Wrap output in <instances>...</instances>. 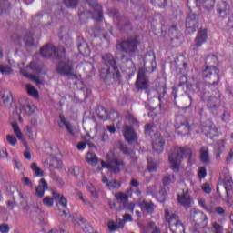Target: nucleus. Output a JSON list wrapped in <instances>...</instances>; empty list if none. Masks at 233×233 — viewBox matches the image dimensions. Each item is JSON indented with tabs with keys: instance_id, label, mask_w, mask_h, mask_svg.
Here are the masks:
<instances>
[{
	"instance_id": "1",
	"label": "nucleus",
	"mask_w": 233,
	"mask_h": 233,
	"mask_svg": "<svg viewBox=\"0 0 233 233\" xmlns=\"http://www.w3.org/2000/svg\"><path fill=\"white\" fill-rule=\"evenodd\" d=\"M102 59L104 61V65L100 68V76L104 79L108 77H113L116 81L119 79L121 74L117 69L116 64L118 66L127 68V70H130L132 73L136 72V65L132 60L127 58L125 56H122L120 60L116 61L111 54H106L102 56Z\"/></svg>"
},
{
	"instance_id": "2",
	"label": "nucleus",
	"mask_w": 233,
	"mask_h": 233,
	"mask_svg": "<svg viewBox=\"0 0 233 233\" xmlns=\"http://www.w3.org/2000/svg\"><path fill=\"white\" fill-rule=\"evenodd\" d=\"M156 70V56H147L144 62V68L138 70L136 86L137 90H147L148 88V79L147 78V72H154Z\"/></svg>"
},
{
	"instance_id": "3",
	"label": "nucleus",
	"mask_w": 233,
	"mask_h": 233,
	"mask_svg": "<svg viewBox=\"0 0 233 233\" xmlns=\"http://www.w3.org/2000/svg\"><path fill=\"white\" fill-rule=\"evenodd\" d=\"M187 157L189 160L192 158V149L188 147H174L169 155V165L174 172H179L183 159Z\"/></svg>"
},
{
	"instance_id": "4",
	"label": "nucleus",
	"mask_w": 233,
	"mask_h": 233,
	"mask_svg": "<svg viewBox=\"0 0 233 233\" xmlns=\"http://www.w3.org/2000/svg\"><path fill=\"white\" fill-rule=\"evenodd\" d=\"M166 221L169 223V228L173 233H185V226L179 221L178 217L172 209H166Z\"/></svg>"
},
{
	"instance_id": "5",
	"label": "nucleus",
	"mask_w": 233,
	"mask_h": 233,
	"mask_svg": "<svg viewBox=\"0 0 233 233\" xmlns=\"http://www.w3.org/2000/svg\"><path fill=\"white\" fill-rule=\"evenodd\" d=\"M204 81L208 85H218L219 83V69L214 66H206L202 71Z\"/></svg>"
},
{
	"instance_id": "6",
	"label": "nucleus",
	"mask_w": 233,
	"mask_h": 233,
	"mask_svg": "<svg viewBox=\"0 0 233 233\" xmlns=\"http://www.w3.org/2000/svg\"><path fill=\"white\" fill-rule=\"evenodd\" d=\"M110 156H112V153H109L107 155V163L100 160L102 168H108V170H111V172L117 174V172H119L121 168H123V167L125 166V162L121 158L110 159Z\"/></svg>"
},
{
	"instance_id": "7",
	"label": "nucleus",
	"mask_w": 233,
	"mask_h": 233,
	"mask_svg": "<svg viewBox=\"0 0 233 233\" xmlns=\"http://www.w3.org/2000/svg\"><path fill=\"white\" fill-rule=\"evenodd\" d=\"M220 185H223L225 191H226V196H227V203L228 205H232L233 201L230 198V193L233 192V181H232V176L230 175V172L226 171L224 173V177L222 178V182Z\"/></svg>"
},
{
	"instance_id": "8",
	"label": "nucleus",
	"mask_w": 233,
	"mask_h": 233,
	"mask_svg": "<svg viewBox=\"0 0 233 233\" xmlns=\"http://www.w3.org/2000/svg\"><path fill=\"white\" fill-rule=\"evenodd\" d=\"M86 2L88 3L92 11L84 12V15L89 14L92 19H94L95 21H101V19H103V11H102L101 5L96 3L95 0H86Z\"/></svg>"
},
{
	"instance_id": "9",
	"label": "nucleus",
	"mask_w": 233,
	"mask_h": 233,
	"mask_svg": "<svg viewBox=\"0 0 233 233\" xmlns=\"http://www.w3.org/2000/svg\"><path fill=\"white\" fill-rule=\"evenodd\" d=\"M117 50H122V52H127V54H132L137 50V40L131 39L116 44Z\"/></svg>"
},
{
	"instance_id": "10",
	"label": "nucleus",
	"mask_w": 233,
	"mask_h": 233,
	"mask_svg": "<svg viewBox=\"0 0 233 233\" xmlns=\"http://www.w3.org/2000/svg\"><path fill=\"white\" fill-rule=\"evenodd\" d=\"M198 26H199L198 15L190 12L187 15V18L186 20V28H187V34H194V32H196V30L198 29Z\"/></svg>"
},
{
	"instance_id": "11",
	"label": "nucleus",
	"mask_w": 233,
	"mask_h": 233,
	"mask_svg": "<svg viewBox=\"0 0 233 233\" xmlns=\"http://www.w3.org/2000/svg\"><path fill=\"white\" fill-rule=\"evenodd\" d=\"M40 54L43 57L49 58V57H59V50L56 49L52 44H47L44 47L41 48Z\"/></svg>"
},
{
	"instance_id": "12",
	"label": "nucleus",
	"mask_w": 233,
	"mask_h": 233,
	"mask_svg": "<svg viewBox=\"0 0 233 233\" xmlns=\"http://www.w3.org/2000/svg\"><path fill=\"white\" fill-rule=\"evenodd\" d=\"M123 136L129 145H132V143H136V141H137V135L132 127L124 126Z\"/></svg>"
},
{
	"instance_id": "13",
	"label": "nucleus",
	"mask_w": 233,
	"mask_h": 233,
	"mask_svg": "<svg viewBox=\"0 0 233 233\" xmlns=\"http://www.w3.org/2000/svg\"><path fill=\"white\" fill-rule=\"evenodd\" d=\"M177 201L182 205V207H185V208H190V207L194 205V200H192V198L188 192H184L178 195Z\"/></svg>"
},
{
	"instance_id": "14",
	"label": "nucleus",
	"mask_w": 233,
	"mask_h": 233,
	"mask_svg": "<svg viewBox=\"0 0 233 233\" xmlns=\"http://www.w3.org/2000/svg\"><path fill=\"white\" fill-rule=\"evenodd\" d=\"M202 132L205 134V136H207V137H209L210 139L218 136V128L210 121L208 122L207 126L202 127Z\"/></svg>"
},
{
	"instance_id": "15",
	"label": "nucleus",
	"mask_w": 233,
	"mask_h": 233,
	"mask_svg": "<svg viewBox=\"0 0 233 233\" xmlns=\"http://www.w3.org/2000/svg\"><path fill=\"white\" fill-rule=\"evenodd\" d=\"M72 70L73 67L70 62H62L56 68V72L60 74V76H72Z\"/></svg>"
},
{
	"instance_id": "16",
	"label": "nucleus",
	"mask_w": 233,
	"mask_h": 233,
	"mask_svg": "<svg viewBox=\"0 0 233 233\" xmlns=\"http://www.w3.org/2000/svg\"><path fill=\"white\" fill-rule=\"evenodd\" d=\"M218 16L221 19H225L230 14V6L227 2H221L217 9Z\"/></svg>"
},
{
	"instance_id": "17",
	"label": "nucleus",
	"mask_w": 233,
	"mask_h": 233,
	"mask_svg": "<svg viewBox=\"0 0 233 233\" xmlns=\"http://www.w3.org/2000/svg\"><path fill=\"white\" fill-rule=\"evenodd\" d=\"M35 110L36 107L34 106V104L27 102L25 105L20 104V106L16 108V113L23 114V112H25V114H34Z\"/></svg>"
},
{
	"instance_id": "18",
	"label": "nucleus",
	"mask_w": 233,
	"mask_h": 233,
	"mask_svg": "<svg viewBox=\"0 0 233 233\" xmlns=\"http://www.w3.org/2000/svg\"><path fill=\"white\" fill-rule=\"evenodd\" d=\"M164 147L165 140L163 139V137L155 136L153 138V149L155 152H157L158 154L163 152Z\"/></svg>"
},
{
	"instance_id": "19",
	"label": "nucleus",
	"mask_w": 233,
	"mask_h": 233,
	"mask_svg": "<svg viewBox=\"0 0 233 233\" xmlns=\"http://www.w3.org/2000/svg\"><path fill=\"white\" fill-rule=\"evenodd\" d=\"M138 207L141 208L142 212H145L146 214H152L156 206L154 203L147 202V200H138Z\"/></svg>"
},
{
	"instance_id": "20",
	"label": "nucleus",
	"mask_w": 233,
	"mask_h": 233,
	"mask_svg": "<svg viewBox=\"0 0 233 233\" xmlns=\"http://www.w3.org/2000/svg\"><path fill=\"white\" fill-rule=\"evenodd\" d=\"M63 127H66V128L68 131V134H70V136H76V134H77L79 132V130H77L74 127H72L70 125V123H68L66 121V119H65V117L60 116L59 127L63 128Z\"/></svg>"
},
{
	"instance_id": "21",
	"label": "nucleus",
	"mask_w": 233,
	"mask_h": 233,
	"mask_svg": "<svg viewBox=\"0 0 233 233\" xmlns=\"http://www.w3.org/2000/svg\"><path fill=\"white\" fill-rule=\"evenodd\" d=\"M182 80L187 83V90H193V92H199V84L194 78H187L186 76H182Z\"/></svg>"
},
{
	"instance_id": "22",
	"label": "nucleus",
	"mask_w": 233,
	"mask_h": 233,
	"mask_svg": "<svg viewBox=\"0 0 233 233\" xmlns=\"http://www.w3.org/2000/svg\"><path fill=\"white\" fill-rule=\"evenodd\" d=\"M194 1L196 6H202L206 8V10H212L214 5H216V0H190Z\"/></svg>"
},
{
	"instance_id": "23",
	"label": "nucleus",
	"mask_w": 233,
	"mask_h": 233,
	"mask_svg": "<svg viewBox=\"0 0 233 233\" xmlns=\"http://www.w3.org/2000/svg\"><path fill=\"white\" fill-rule=\"evenodd\" d=\"M205 43H207V31L206 29H200L195 39V46H201Z\"/></svg>"
},
{
	"instance_id": "24",
	"label": "nucleus",
	"mask_w": 233,
	"mask_h": 233,
	"mask_svg": "<svg viewBox=\"0 0 233 233\" xmlns=\"http://www.w3.org/2000/svg\"><path fill=\"white\" fill-rule=\"evenodd\" d=\"M45 190H48V183H46L45 178H42L38 187H36V195L38 198H43V196H45Z\"/></svg>"
},
{
	"instance_id": "25",
	"label": "nucleus",
	"mask_w": 233,
	"mask_h": 233,
	"mask_svg": "<svg viewBox=\"0 0 233 233\" xmlns=\"http://www.w3.org/2000/svg\"><path fill=\"white\" fill-rule=\"evenodd\" d=\"M176 128H177V134L180 136H188V134H190V125L187 122L180 126L176 124Z\"/></svg>"
},
{
	"instance_id": "26",
	"label": "nucleus",
	"mask_w": 233,
	"mask_h": 233,
	"mask_svg": "<svg viewBox=\"0 0 233 233\" xmlns=\"http://www.w3.org/2000/svg\"><path fill=\"white\" fill-rule=\"evenodd\" d=\"M102 183L109 188V190H116V188H119L121 187V184L119 182L114 180L112 182L108 181V178L105 176L102 177Z\"/></svg>"
},
{
	"instance_id": "27",
	"label": "nucleus",
	"mask_w": 233,
	"mask_h": 233,
	"mask_svg": "<svg viewBox=\"0 0 233 233\" xmlns=\"http://www.w3.org/2000/svg\"><path fill=\"white\" fill-rule=\"evenodd\" d=\"M200 161L202 163H210V154L208 147H202L200 149Z\"/></svg>"
},
{
	"instance_id": "28",
	"label": "nucleus",
	"mask_w": 233,
	"mask_h": 233,
	"mask_svg": "<svg viewBox=\"0 0 233 233\" xmlns=\"http://www.w3.org/2000/svg\"><path fill=\"white\" fill-rule=\"evenodd\" d=\"M53 198L54 199H57L59 205L64 207V208H66V205H68V201L66 200V198L65 196L61 195V193L57 191H53Z\"/></svg>"
},
{
	"instance_id": "29",
	"label": "nucleus",
	"mask_w": 233,
	"mask_h": 233,
	"mask_svg": "<svg viewBox=\"0 0 233 233\" xmlns=\"http://www.w3.org/2000/svg\"><path fill=\"white\" fill-rule=\"evenodd\" d=\"M86 162L91 165L92 167H96L97 165L99 159L97 158V156H96L95 153L88 152L86 156Z\"/></svg>"
},
{
	"instance_id": "30",
	"label": "nucleus",
	"mask_w": 233,
	"mask_h": 233,
	"mask_svg": "<svg viewBox=\"0 0 233 233\" xmlns=\"http://www.w3.org/2000/svg\"><path fill=\"white\" fill-rule=\"evenodd\" d=\"M227 147V143L225 140H219L215 144V150L217 152V157H219L221 156V152L225 150V147Z\"/></svg>"
},
{
	"instance_id": "31",
	"label": "nucleus",
	"mask_w": 233,
	"mask_h": 233,
	"mask_svg": "<svg viewBox=\"0 0 233 233\" xmlns=\"http://www.w3.org/2000/svg\"><path fill=\"white\" fill-rule=\"evenodd\" d=\"M25 88H26L27 94L31 96V97H35V99L39 98V91H37V89H35L34 86L27 84Z\"/></svg>"
},
{
	"instance_id": "32",
	"label": "nucleus",
	"mask_w": 233,
	"mask_h": 233,
	"mask_svg": "<svg viewBox=\"0 0 233 233\" xmlns=\"http://www.w3.org/2000/svg\"><path fill=\"white\" fill-rule=\"evenodd\" d=\"M31 170L34 172L36 177H43V176H45V171H43V169H41V167H39L35 162L31 165Z\"/></svg>"
},
{
	"instance_id": "33",
	"label": "nucleus",
	"mask_w": 233,
	"mask_h": 233,
	"mask_svg": "<svg viewBox=\"0 0 233 233\" xmlns=\"http://www.w3.org/2000/svg\"><path fill=\"white\" fill-rule=\"evenodd\" d=\"M12 128L17 139H19L20 141H25L23 138V133L21 132L19 126H17V123H12Z\"/></svg>"
},
{
	"instance_id": "34",
	"label": "nucleus",
	"mask_w": 233,
	"mask_h": 233,
	"mask_svg": "<svg viewBox=\"0 0 233 233\" xmlns=\"http://www.w3.org/2000/svg\"><path fill=\"white\" fill-rule=\"evenodd\" d=\"M86 188L87 192H89V194H91L92 198H95L96 199H97V198H99V194H97V190H96V187H94V185H92L91 183H87L86 185Z\"/></svg>"
},
{
	"instance_id": "35",
	"label": "nucleus",
	"mask_w": 233,
	"mask_h": 233,
	"mask_svg": "<svg viewBox=\"0 0 233 233\" xmlns=\"http://www.w3.org/2000/svg\"><path fill=\"white\" fill-rule=\"evenodd\" d=\"M1 94H2L3 103H5V105L12 101V92H10L9 90H2Z\"/></svg>"
},
{
	"instance_id": "36",
	"label": "nucleus",
	"mask_w": 233,
	"mask_h": 233,
	"mask_svg": "<svg viewBox=\"0 0 233 233\" xmlns=\"http://www.w3.org/2000/svg\"><path fill=\"white\" fill-rule=\"evenodd\" d=\"M78 50L82 56H85L86 57H88L90 56V47H88V45L86 44H81L78 46Z\"/></svg>"
},
{
	"instance_id": "37",
	"label": "nucleus",
	"mask_w": 233,
	"mask_h": 233,
	"mask_svg": "<svg viewBox=\"0 0 233 233\" xmlns=\"http://www.w3.org/2000/svg\"><path fill=\"white\" fill-rule=\"evenodd\" d=\"M171 183H176V176L174 175H170V174H167L164 177H163V184L164 185H171Z\"/></svg>"
},
{
	"instance_id": "38",
	"label": "nucleus",
	"mask_w": 233,
	"mask_h": 233,
	"mask_svg": "<svg viewBox=\"0 0 233 233\" xmlns=\"http://www.w3.org/2000/svg\"><path fill=\"white\" fill-rule=\"evenodd\" d=\"M24 132L25 134V136L28 137V139H31L32 141H34V139H35V134H34V128H32L31 127H25L24 128Z\"/></svg>"
},
{
	"instance_id": "39",
	"label": "nucleus",
	"mask_w": 233,
	"mask_h": 233,
	"mask_svg": "<svg viewBox=\"0 0 233 233\" xmlns=\"http://www.w3.org/2000/svg\"><path fill=\"white\" fill-rule=\"evenodd\" d=\"M198 205L200 207H202V208H204V210H206L207 212H208L209 214H212V212H214V208H208L207 207V204L205 203V199L203 198H198Z\"/></svg>"
},
{
	"instance_id": "40",
	"label": "nucleus",
	"mask_w": 233,
	"mask_h": 233,
	"mask_svg": "<svg viewBox=\"0 0 233 233\" xmlns=\"http://www.w3.org/2000/svg\"><path fill=\"white\" fill-rule=\"evenodd\" d=\"M157 163L154 162V160L147 159V169L149 172H156L157 170Z\"/></svg>"
},
{
	"instance_id": "41",
	"label": "nucleus",
	"mask_w": 233,
	"mask_h": 233,
	"mask_svg": "<svg viewBox=\"0 0 233 233\" xmlns=\"http://www.w3.org/2000/svg\"><path fill=\"white\" fill-rule=\"evenodd\" d=\"M115 197L118 201H121V203H126V201H128V195L125 193H116Z\"/></svg>"
},
{
	"instance_id": "42",
	"label": "nucleus",
	"mask_w": 233,
	"mask_h": 233,
	"mask_svg": "<svg viewBox=\"0 0 233 233\" xmlns=\"http://www.w3.org/2000/svg\"><path fill=\"white\" fill-rule=\"evenodd\" d=\"M154 6H158V8H165L167 6V0H151Z\"/></svg>"
},
{
	"instance_id": "43",
	"label": "nucleus",
	"mask_w": 233,
	"mask_h": 233,
	"mask_svg": "<svg viewBox=\"0 0 233 233\" xmlns=\"http://www.w3.org/2000/svg\"><path fill=\"white\" fill-rule=\"evenodd\" d=\"M77 197L80 200H82V203H84V205H86L87 207H90L92 205V202L88 200V198L84 197L81 191H78Z\"/></svg>"
},
{
	"instance_id": "44",
	"label": "nucleus",
	"mask_w": 233,
	"mask_h": 233,
	"mask_svg": "<svg viewBox=\"0 0 233 233\" xmlns=\"http://www.w3.org/2000/svg\"><path fill=\"white\" fill-rule=\"evenodd\" d=\"M64 3L67 8H76L77 6L78 0H64Z\"/></svg>"
},
{
	"instance_id": "45",
	"label": "nucleus",
	"mask_w": 233,
	"mask_h": 233,
	"mask_svg": "<svg viewBox=\"0 0 233 233\" xmlns=\"http://www.w3.org/2000/svg\"><path fill=\"white\" fill-rule=\"evenodd\" d=\"M214 233H223V226L218 222L212 223Z\"/></svg>"
},
{
	"instance_id": "46",
	"label": "nucleus",
	"mask_w": 233,
	"mask_h": 233,
	"mask_svg": "<svg viewBox=\"0 0 233 233\" xmlns=\"http://www.w3.org/2000/svg\"><path fill=\"white\" fill-rule=\"evenodd\" d=\"M156 198L159 203H165L167 199V193L165 191L158 192L157 193Z\"/></svg>"
},
{
	"instance_id": "47",
	"label": "nucleus",
	"mask_w": 233,
	"mask_h": 233,
	"mask_svg": "<svg viewBox=\"0 0 233 233\" xmlns=\"http://www.w3.org/2000/svg\"><path fill=\"white\" fill-rule=\"evenodd\" d=\"M0 74L8 75L12 74V68L8 66H0Z\"/></svg>"
},
{
	"instance_id": "48",
	"label": "nucleus",
	"mask_w": 233,
	"mask_h": 233,
	"mask_svg": "<svg viewBox=\"0 0 233 233\" xmlns=\"http://www.w3.org/2000/svg\"><path fill=\"white\" fill-rule=\"evenodd\" d=\"M28 77L37 85H43V83H45V79L39 78V76H37L30 75L28 76Z\"/></svg>"
},
{
	"instance_id": "49",
	"label": "nucleus",
	"mask_w": 233,
	"mask_h": 233,
	"mask_svg": "<svg viewBox=\"0 0 233 233\" xmlns=\"http://www.w3.org/2000/svg\"><path fill=\"white\" fill-rule=\"evenodd\" d=\"M7 143L11 145L12 147H15L17 145V138L12 135H7L6 136Z\"/></svg>"
},
{
	"instance_id": "50",
	"label": "nucleus",
	"mask_w": 233,
	"mask_h": 233,
	"mask_svg": "<svg viewBox=\"0 0 233 233\" xmlns=\"http://www.w3.org/2000/svg\"><path fill=\"white\" fill-rule=\"evenodd\" d=\"M198 176L199 179H205V177H207V168L205 167H199L198 168Z\"/></svg>"
},
{
	"instance_id": "51",
	"label": "nucleus",
	"mask_w": 233,
	"mask_h": 233,
	"mask_svg": "<svg viewBox=\"0 0 233 233\" xmlns=\"http://www.w3.org/2000/svg\"><path fill=\"white\" fill-rule=\"evenodd\" d=\"M43 203H44V205H46V207H53L54 206V198H52L50 197H45L43 199Z\"/></svg>"
},
{
	"instance_id": "52",
	"label": "nucleus",
	"mask_w": 233,
	"mask_h": 233,
	"mask_svg": "<svg viewBox=\"0 0 233 233\" xmlns=\"http://www.w3.org/2000/svg\"><path fill=\"white\" fill-rule=\"evenodd\" d=\"M108 228L110 230V232H116V230H117V224L114 223V221L110 220L107 223Z\"/></svg>"
},
{
	"instance_id": "53",
	"label": "nucleus",
	"mask_w": 233,
	"mask_h": 233,
	"mask_svg": "<svg viewBox=\"0 0 233 233\" xmlns=\"http://www.w3.org/2000/svg\"><path fill=\"white\" fill-rule=\"evenodd\" d=\"M29 68L31 70H35L36 74H41V69L39 68V66H37V64H35V62L31 63L29 65Z\"/></svg>"
},
{
	"instance_id": "54",
	"label": "nucleus",
	"mask_w": 233,
	"mask_h": 233,
	"mask_svg": "<svg viewBox=\"0 0 233 233\" xmlns=\"http://www.w3.org/2000/svg\"><path fill=\"white\" fill-rule=\"evenodd\" d=\"M0 232L1 233H9L10 227L7 224H1L0 225Z\"/></svg>"
},
{
	"instance_id": "55",
	"label": "nucleus",
	"mask_w": 233,
	"mask_h": 233,
	"mask_svg": "<svg viewBox=\"0 0 233 233\" xmlns=\"http://www.w3.org/2000/svg\"><path fill=\"white\" fill-rule=\"evenodd\" d=\"M202 190L205 192V194H210L212 192V189L210 188V185L208 183H204L202 185Z\"/></svg>"
},
{
	"instance_id": "56",
	"label": "nucleus",
	"mask_w": 233,
	"mask_h": 233,
	"mask_svg": "<svg viewBox=\"0 0 233 233\" xmlns=\"http://www.w3.org/2000/svg\"><path fill=\"white\" fill-rule=\"evenodd\" d=\"M127 121L128 123H131V125H137V119H136V116L134 115H127Z\"/></svg>"
},
{
	"instance_id": "57",
	"label": "nucleus",
	"mask_w": 233,
	"mask_h": 233,
	"mask_svg": "<svg viewBox=\"0 0 233 233\" xmlns=\"http://www.w3.org/2000/svg\"><path fill=\"white\" fill-rule=\"evenodd\" d=\"M0 157L2 159H6V157H8V151L6 150V148L0 149Z\"/></svg>"
},
{
	"instance_id": "58",
	"label": "nucleus",
	"mask_w": 233,
	"mask_h": 233,
	"mask_svg": "<svg viewBox=\"0 0 233 233\" xmlns=\"http://www.w3.org/2000/svg\"><path fill=\"white\" fill-rule=\"evenodd\" d=\"M120 150H122V152H124V154L130 156V151L128 150V147L127 146H125L122 142H120Z\"/></svg>"
},
{
	"instance_id": "59",
	"label": "nucleus",
	"mask_w": 233,
	"mask_h": 233,
	"mask_svg": "<svg viewBox=\"0 0 233 233\" xmlns=\"http://www.w3.org/2000/svg\"><path fill=\"white\" fill-rule=\"evenodd\" d=\"M150 228H152V232L151 233H161V230L159 229V228L156 227V224L154 223H150L149 224Z\"/></svg>"
},
{
	"instance_id": "60",
	"label": "nucleus",
	"mask_w": 233,
	"mask_h": 233,
	"mask_svg": "<svg viewBox=\"0 0 233 233\" xmlns=\"http://www.w3.org/2000/svg\"><path fill=\"white\" fill-rule=\"evenodd\" d=\"M126 208L129 210V212H134V208H136V204L134 203H127L125 205Z\"/></svg>"
},
{
	"instance_id": "61",
	"label": "nucleus",
	"mask_w": 233,
	"mask_h": 233,
	"mask_svg": "<svg viewBox=\"0 0 233 233\" xmlns=\"http://www.w3.org/2000/svg\"><path fill=\"white\" fill-rule=\"evenodd\" d=\"M15 207H17V203H15V201H7V208H9V210H14Z\"/></svg>"
},
{
	"instance_id": "62",
	"label": "nucleus",
	"mask_w": 233,
	"mask_h": 233,
	"mask_svg": "<svg viewBox=\"0 0 233 233\" xmlns=\"http://www.w3.org/2000/svg\"><path fill=\"white\" fill-rule=\"evenodd\" d=\"M215 211L219 216H223V214H225V209H223V208H221V207L216 208Z\"/></svg>"
},
{
	"instance_id": "63",
	"label": "nucleus",
	"mask_w": 233,
	"mask_h": 233,
	"mask_svg": "<svg viewBox=\"0 0 233 233\" xmlns=\"http://www.w3.org/2000/svg\"><path fill=\"white\" fill-rule=\"evenodd\" d=\"M124 218V222L125 223H128V221H132V216L131 215H128V214H126L123 216Z\"/></svg>"
},
{
	"instance_id": "64",
	"label": "nucleus",
	"mask_w": 233,
	"mask_h": 233,
	"mask_svg": "<svg viewBox=\"0 0 233 233\" xmlns=\"http://www.w3.org/2000/svg\"><path fill=\"white\" fill-rule=\"evenodd\" d=\"M130 185L132 187H134L135 188H137V187H139V182H137V180L136 178H133L130 182Z\"/></svg>"
}]
</instances>
